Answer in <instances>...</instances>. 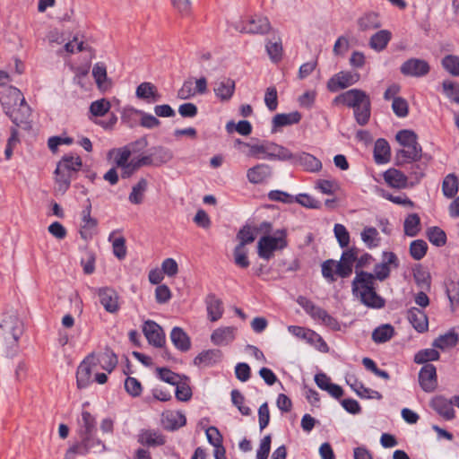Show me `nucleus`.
<instances>
[{"label":"nucleus","instance_id":"1","mask_svg":"<svg viewBox=\"0 0 459 459\" xmlns=\"http://www.w3.org/2000/svg\"><path fill=\"white\" fill-rule=\"evenodd\" d=\"M333 103L352 108L354 118L361 126H366L370 119L371 100L369 95L360 89H351L337 95Z\"/></svg>","mask_w":459,"mask_h":459},{"label":"nucleus","instance_id":"2","mask_svg":"<svg viewBox=\"0 0 459 459\" xmlns=\"http://www.w3.org/2000/svg\"><path fill=\"white\" fill-rule=\"evenodd\" d=\"M352 294L360 298V301L370 308H382L385 300L377 293L376 282L372 273L356 271V276L351 282Z\"/></svg>","mask_w":459,"mask_h":459},{"label":"nucleus","instance_id":"3","mask_svg":"<svg viewBox=\"0 0 459 459\" xmlns=\"http://www.w3.org/2000/svg\"><path fill=\"white\" fill-rule=\"evenodd\" d=\"M288 231L286 229L277 230L273 235H264L257 243V254L265 260H270L275 251L286 248L288 243Z\"/></svg>","mask_w":459,"mask_h":459},{"label":"nucleus","instance_id":"4","mask_svg":"<svg viewBox=\"0 0 459 459\" xmlns=\"http://www.w3.org/2000/svg\"><path fill=\"white\" fill-rule=\"evenodd\" d=\"M81 441L72 446L65 454L66 459H73L74 455H86L88 453H101L106 449L104 443L95 434L81 437Z\"/></svg>","mask_w":459,"mask_h":459},{"label":"nucleus","instance_id":"5","mask_svg":"<svg viewBox=\"0 0 459 459\" xmlns=\"http://www.w3.org/2000/svg\"><path fill=\"white\" fill-rule=\"evenodd\" d=\"M31 113V108L25 99H22V102L6 116L14 124L15 127L30 131L32 128Z\"/></svg>","mask_w":459,"mask_h":459},{"label":"nucleus","instance_id":"6","mask_svg":"<svg viewBox=\"0 0 459 459\" xmlns=\"http://www.w3.org/2000/svg\"><path fill=\"white\" fill-rule=\"evenodd\" d=\"M288 331L303 340H306L307 343L310 345H313L316 350H318L321 352H328L329 347L327 343L325 342V340L321 337L320 334L316 333L313 330L306 329L302 326L298 325H290L288 327Z\"/></svg>","mask_w":459,"mask_h":459},{"label":"nucleus","instance_id":"7","mask_svg":"<svg viewBox=\"0 0 459 459\" xmlns=\"http://www.w3.org/2000/svg\"><path fill=\"white\" fill-rule=\"evenodd\" d=\"M0 328L4 332V339H12L13 343H16L23 333V324L14 314H4Z\"/></svg>","mask_w":459,"mask_h":459},{"label":"nucleus","instance_id":"8","mask_svg":"<svg viewBox=\"0 0 459 459\" xmlns=\"http://www.w3.org/2000/svg\"><path fill=\"white\" fill-rule=\"evenodd\" d=\"M22 99L25 98L18 88L12 85L2 86V90H0V103L5 115L15 108L22 102Z\"/></svg>","mask_w":459,"mask_h":459},{"label":"nucleus","instance_id":"9","mask_svg":"<svg viewBox=\"0 0 459 459\" xmlns=\"http://www.w3.org/2000/svg\"><path fill=\"white\" fill-rule=\"evenodd\" d=\"M359 78L358 73L341 71L328 80L326 87L329 91L336 92L355 84Z\"/></svg>","mask_w":459,"mask_h":459},{"label":"nucleus","instance_id":"10","mask_svg":"<svg viewBox=\"0 0 459 459\" xmlns=\"http://www.w3.org/2000/svg\"><path fill=\"white\" fill-rule=\"evenodd\" d=\"M143 333L148 342L156 347L161 348L166 342L165 333L160 325L152 320H146L143 325Z\"/></svg>","mask_w":459,"mask_h":459},{"label":"nucleus","instance_id":"11","mask_svg":"<svg viewBox=\"0 0 459 459\" xmlns=\"http://www.w3.org/2000/svg\"><path fill=\"white\" fill-rule=\"evenodd\" d=\"M419 384L426 393H432L437 386V368L433 364L423 365L419 372Z\"/></svg>","mask_w":459,"mask_h":459},{"label":"nucleus","instance_id":"12","mask_svg":"<svg viewBox=\"0 0 459 459\" xmlns=\"http://www.w3.org/2000/svg\"><path fill=\"white\" fill-rule=\"evenodd\" d=\"M100 299V303L104 309L111 314L117 313L120 309L118 303L119 295L110 287H101L96 290Z\"/></svg>","mask_w":459,"mask_h":459},{"label":"nucleus","instance_id":"13","mask_svg":"<svg viewBox=\"0 0 459 459\" xmlns=\"http://www.w3.org/2000/svg\"><path fill=\"white\" fill-rule=\"evenodd\" d=\"M430 66L429 63L423 59L410 58L406 60L400 67V71L403 75L412 77H422L429 74Z\"/></svg>","mask_w":459,"mask_h":459},{"label":"nucleus","instance_id":"14","mask_svg":"<svg viewBox=\"0 0 459 459\" xmlns=\"http://www.w3.org/2000/svg\"><path fill=\"white\" fill-rule=\"evenodd\" d=\"M359 250L356 247H351L344 250L341 260L337 261V275L341 278H348L352 273L354 262H357Z\"/></svg>","mask_w":459,"mask_h":459},{"label":"nucleus","instance_id":"15","mask_svg":"<svg viewBox=\"0 0 459 459\" xmlns=\"http://www.w3.org/2000/svg\"><path fill=\"white\" fill-rule=\"evenodd\" d=\"M454 396L448 400L443 395H437L430 401L431 408L446 420H451L455 417V411L453 408Z\"/></svg>","mask_w":459,"mask_h":459},{"label":"nucleus","instance_id":"16","mask_svg":"<svg viewBox=\"0 0 459 459\" xmlns=\"http://www.w3.org/2000/svg\"><path fill=\"white\" fill-rule=\"evenodd\" d=\"M422 158V147L417 143L412 144L406 149H399L395 153V164L397 166H403L407 162H416L420 160Z\"/></svg>","mask_w":459,"mask_h":459},{"label":"nucleus","instance_id":"17","mask_svg":"<svg viewBox=\"0 0 459 459\" xmlns=\"http://www.w3.org/2000/svg\"><path fill=\"white\" fill-rule=\"evenodd\" d=\"M241 32L251 34H266L271 30V24L266 17L255 15L251 17L247 22H242Z\"/></svg>","mask_w":459,"mask_h":459},{"label":"nucleus","instance_id":"18","mask_svg":"<svg viewBox=\"0 0 459 459\" xmlns=\"http://www.w3.org/2000/svg\"><path fill=\"white\" fill-rule=\"evenodd\" d=\"M235 89L236 83L234 80L221 77L214 83L213 91L221 101L225 102L232 98Z\"/></svg>","mask_w":459,"mask_h":459},{"label":"nucleus","instance_id":"19","mask_svg":"<svg viewBox=\"0 0 459 459\" xmlns=\"http://www.w3.org/2000/svg\"><path fill=\"white\" fill-rule=\"evenodd\" d=\"M273 175L272 167L265 163L257 164L247 171V178L252 184H263Z\"/></svg>","mask_w":459,"mask_h":459},{"label":"nucleus","instance_id":"20","mask_svg":"<svg viewBox=\"0 0 459 459\" xmlns=\"http://www.w3.org/2000/svg\"><path fill=\"white\" fill-rule=\"evenodd\" d=\"M145 157L150 160V166L160 167L173 159V152L169 148L159 145L152 147Z\"/></svg>","mask_w":459,"mask_h":459},{"label":"nucleus","instance_id":"21","mask_svg":"<svg viewBox=\"0 0 459 459\" xmlns=\"http://www.w3.org/2000/svg\"><path fill=\"white\" fill-rule=\"evenodd\" d=\"M407 319L412 327L420 333L429 329V319L426 313L418 307H411L407 311Z\"/></svg>","mask_w":459,"mask_h":459},{"label":"nucleus","instance_id":"22","mask_svg":"<svg viewBox=\"0 0 459 459\" xmlns=\"http://www.w3.org/2000/svg\"><path fill=\"white\" fill-rule=\"evenodd\" d=\"M94 359V354H89L79 365L76 372V384L79 389L86 388L91 383V369L90 360Z\"/></svg>","mask_w":459,"mask_h":459},{"label":"nucleus","instance_id":"23","mask_svg":"<svg viewBox=\"0 0 459 459\" xmlns=\"http://www.w3.org/2000/svg\"><path fill=\"white\" fill-rule=\"evenodd\" d=\"M135 96L148 104L158 102L161 98V95L158 92L156 86L148 82H142L137 86Z\"/></svg>","mask_w":459,"mask_h":459},{"label":"nucleus","instance_id":"24","mask_svg":"<svg viewBox=\"0 0 459 459\" xmlns=\"http://www.w3.org/2000/svg\"><path fill=\"white\" fill-rule=\"evenodd\" d=\"M161 421L165 429L174 431L186 424V418L181 411H167L162 413Z\"/></svg>","mask_w":459,"mask_h":459},{"label":"nucleus","instance_id":"25","mask_svg":"<svg viewBox=\"0 0 459 459\" xmlns=\"http://www.w3.org/2000/svg\"><path fill=\"white\" fill-rule=\"evenodd\" d=\"M302 115L299 111L276 114L272 120V133L277 132L280 127L299 124Z\"/></svg>","mask_w":459,"mask_h":459},{"label":"nucleus","instance_id":"26","mask_svg":"<svg viewBox=\"0 0 459 459\" xmlns=\"http://www.w3.org/2000/svg\"><path fill=\"white\" fill-rule=\"evenodd\" d=\"M222 352L218 349L203 351L194 359V365L197 367H212L221 360Z\"/></svg>","mask_w":459,"mask_h":459},{"label":"nucleus","instance_id":"27","mask_svg":"<svg viewBox=\"0 0 459 459\" xmlns=\"http://www.w3.org/2000/svg\"><path fill=\"white\" fill-rule=\"evenodd\" d=\"M205 304L208 318L212 322L218 321L222 316L224 312L221 299L217 298L215 294L210 293L205 298Z\"/></svg>","mask_w":459,"mask_h":459},{"label":"nucleus","instance_id":"28","mask_svg":"<svg viewBox=\"0 0 459 459\" xmlns=\"http://www.w3.org/2000/svg\"><path fill=\"white\" fill-rule=\"evenodd\" d=\"M293 164L300 165L309 172H318L322 169V162L314 155L307 152L295 153Z\"/></svg>","mask_w":459,"mask_h":459},{"label":"nucleus","instance_id":"29","mask_svg":"<svg viewBox=\"0 0 459 459\" xmlns=\"http://www.w3.org/2000/svg\"><path fill=\"white\" fill-rule=\"evenodd\" d=\"M235 332L236 328L233 326L219 327L211 334V341L217 346L228 345L235 339Z\"/></svg>","mask_w":459,"mask_h":459},{"label":"nucleus","instance_id":"30","mask_svg":"<svg viewBox=\"0 0 459 459\" xmlns=\"http://www.w3.org/2000/svg\"><path fill=\"white\" fill-rule=\"evenodd\" d=\"M170 340L174 346L182 352H186L191 348V340L187 333L178 326L172 328Z\"/></svg>","mask_w":459,"mask_h":459},{"label":"nucleus","instance_id":"31","mask_svg":"<svg viewBox=\"0 0 459 459\" xmlns=\"http://www.w3.org/2000/svg\"><path fill=\"white\" fill-rule=\"evenodd\" d=\"M385 181L394 188L403 189L407 187V176L399 169H389L384 175Z\"/></svg>","mask_w":459,"mask_h":459},{"label":"nucleus","instance_id":"32","mask_svg":"<svg viewBox=\"0 0 459 459\" xmlns=\"http://www.w3.org/2000/svg\"><path fill=\"white\" fill-rule=\"evenodd\" d=\"M391 149L388 142L384 138L376 141L374 146V160L377 164H385L390 160Z\"/></svg>","mask_w":459,"mask_h":459},{"label":"nucleus","instance_id":"33","mask_svg":"<svg viewBox=\"0 0 459 459\" xmlns=\"http://www.w3.org/2000/svg\"><path fill=\"white\" fill-rule=\"evenodd\" d=\"M358 26L359 30L367 31L370 30L378 29L381 27L378 13L375 12H368L358 19Z\"/></svg>","mask_w":459,"mask_h":459},{"label":"nucleus","instance_id":"34","mask_svg":"<svg viewBox=\"0 0 459 459\" xmlns=\"http://www.w3.org/2000/svg\"><path fill=\"white\" fill-rule=\"evenodd\" d=\"M98 361L102 369L111 373L116 368L118 363V359L117 354L107 346L103 352L99 355Z\"/></svg>","mask_w":459,"mask_h":459},{"label":"nucleus","instance_id":"35","mask_svg":"<svg viewBox=\"0 0 459 459\" xmlns=\"http://www.w3.org/2000/svg\"><path fill=\"white\" fill-rule=\"evenodd\" d=\"M392 33L387 30H381L373 34L369 39V47L380 52L384 50L391 40Z\"/></svg>","mask_w":459,"mask_h":459},{"label":"nucleus","instance_id":"36","mask_svg":"<svg viewBox=\"0 0 459 459\" xmlns=\"http://www.w3.org/2000/svg\"><path fill=\"white\" fill-rule=\"evenodd\" d=\"M55 174L56 183V191L60 195H64L70 187L73 173L62 169L60 166H56Z\"/></svg>","mask_w":459,"mask_h":459},{"label":"nucleus","instance_id":"37","mask_svg":"<svg viewBox=\"0 0 459 459\" xmlns=\"http://www.w3.org/2000/svg\"><path fill=\"white\" fill-rule=\"evenodd\" d=\"M138 442L148 446H159L166 443L165 437L154 430H144L138 437Z\"/></svg>","mask_w":459,"mask_h":459},{"label":"nucleus","instance_id":"38","mask_svg":"<svg viewBox=\"0 0 459 459\" xmlns=\"http://www.w3.org/2000/svg\"><path fill=\"white\" fill-rule=\"evenodd\" d=\"M394 333V327L392 325L384 324L374 329L371 338L376 343H385L391 340Z\"/></svg>","mask_w":459,"mask_h":459},{"label":"nucleus","instance_id":"39","mask_svg":"<svg viewBox=\"0 0 459 459\" xmlns=\"http://www.w3.org/2000/svg\"><path fill=\"white\" fill-rule=\"evenodd\" d=\"M458 341V334L455 332L454 329H451L445 334H441L437 339H435L432 343V346L435 348L445 350L446 348H452L456 346Z\"/></svg>","mask_w":459,"mask_h":459},{"label":"nucleus","instance_id":"40","mask_svg":"<svg viewBox=\"0 0 459 459\" xmlns=\"http://www.w3.org/2000/svg\"><path fill=\"white\" fill-rule=\"evenodd\" d=\"M148 188V181L142 178L133 186L128 200L133 204H141L143 202L144 193Z\"/></svg>","mask_w":459,"mask_h":459},{"label":"nucleus","instance_id":"41","mask_svg":"<svg viewBox=\"0 0 459 459\" xmlns=\"http://www.w3.org/2000/svg\"><path fill=\"white\" fill-rule=\"evenodd\" d=\"M413 273V279L416 282V284L429 291L430 290L431 286V277L429 272L425 271L421 264H416L414 268L412 269Z\"/></svg>","mask_w":459,"mask_h":459},{"label":"nucleus","instance_id":"42","mask_svg":"<svg viewBox=\"0 0 459 459\" xmlns=\"http://www.w3.org/2000/svg\"><path fill=\"white\" fill-rule=\"evenodd\" d=\"M96 420L87 411L82 412V425L79 430V436L85 437L96 433Z\"/></svg>","mask_w":459,"mask_h":459},{"label":"nucleus","instance_id":"43","mask_svg":"<svg viewBox=\"0 0 459 459\" xmlns=\"http://www.w3.org/2000/svg\"><path fill=\"white\" fill-rule=\"evenodd\" d=\"M403 230L405 235L415 237L420 230V218L417 213L409 214L403 222Z\"/></svg>","mask_w":459,"mask_h":459},{"label":"nucleus","instance_id":"44","mask_svg":"<svg viewBox=\"0 0 459 459\" xmlns=\"http://www.w3.org/2000/svg\"><path fill=\"white\" fill-rule=\"evenodd\" d=\"M459 180L455 174H448L443 180V195L447 198H453L458 192Z\"/></svg>","mask_w":459,"mask_h":459},{"label":"nucleus","instance_id":"45","mask_svg":"<svg viewBox=\"0 0 459 459\" xmlns=\"http://www.w3.org/2000/svg\"><path fill=\"white\" fill-rule=\"evenodd\" d=\"M150 160L144 156H142L138 159H133L129 161V163L124 168V170L121 172L122 178H129L135 171H137L140 168L143 166H150Z\"/></svg>","mask_w":459,"mask_h":459},{"label":"nucleus","instance_id":"46","mask_svg":"<svg viewBox=\"0 0 459 459\" xmlns=\"http://www.w3.org/2000/svg\"><path fill=\"white\" fill-rule=\"evenodd\" d=\"M113 152H116L117 155L115 157L114 162L116 167L121 168L122 171L124 170V168L129 163V158L132 155L131 150H129V147L124 146L117 149H112L108 152V156H110Z\"/></svg>","mask_w":459,"mask_h":459},{"label":"nucleus","instance_id":"47","mask_svg":"<svg viewBox=\"0 0 459 459\" xmlns=\"http://www.w3.org/2000/svg\"><path fill=\"white\" fill-rule=\"evenodd\" d=\"M427 237L429 241L436 247H443L446 243V234L439 227L434 226L429 228L427 230Z\"/></svg>","mask_w":459,"mask_h":459},{"label":"nucleus","instance_id":"48","mask_svg":"<svg viewBox=\"0 0 459 459\" xmlns=\"http://www.w3.org/2000/svg\"><path fill=\"white\" fill-rule=\"evenodd\" d=\"M82 165V159L80 156L65 155L62 160L58 162L57 166L62 169L68 170L71 173L79 171Z\"/></svg>","mask_w":459,"mask_h":459},{"label":"nucleus","instance_id":"49","mask_svg":"<svg viewBox=\"0 0 459 459\" xmlns=\"http://www.w3.org/2000/svg\"><path fill=\"white\" fill-rule=\"evenodd\" d=\"M141 109L133 107L125 108L121 114V122L129 128H134L139 124L137 117H140Z\"/></svg>","mask_w":459,"mask_h":459},{"label":"nucleus","instance_id":"50","mask_svg":"<svg viewBox=\"0 0 459 459\" xmlns=\"http://www.w3.org/2000/svg\"><path fill=\"white\" fill-rule=\"evenodd\" d=\"M428 244L423 239H416L411 242L409 252L414 260H421L428 252Z\"/></svg>","mask_w":459,"mask_h":459},{"label":"nucleus","instance_id":"51","mask_svg":"<svg viewBox=\"0 0 459 459\" xmlns=\"http://www.w3.org/2000/svg\"><path fill=\"white\" fill-rule=\"evenodd\" d=\"M321 272L323 277L329 282L333 283L336 281L335 274L337 275V261L333 259H327L321 264Z\"/></svg>","mask_w":459,"mask_h":459},{"label":"nucleus","instance_id":"52","mask_svg":"<svg viewBox=\"0 0 459 459\" xmlns=\"http://www.w3.org/2000/svg\"><path fill=\"white\" fill-rule=\"evenodd\" d=\"M440 358L439 352L435 349H423L414 355L416 364H427L429 361H436Z\"/></svg>","mask_w":459,"mask_h":459},{"label":"nucleus","instance_id":"53","mask_svg":"<svg viewBox=\"0 0 459 459\" xmlns=\"http://www.w3.org/2000/svg\"><path fill=\"white\" fill-rule=\"evenodd\" d=\"M396 141L404 148L417 144L418 143V135L417 134L410 129H403L400 130L395 135Z\"/></svg>","mask_w":459,"mask_h":459},{"label":"nucleus","instance_id":"54","mask_svg":"<svg viewBox=\"0 0 459 459\" xmlns=\"http://www.w3.org/2000/svg\"><path fill=\"white\" fill-rule=\"evenodd\" d=\"M157 373H158V377L160 380H162L169 385H175L178 384V378H184L186 381H187L189 379L188 377H186L185 375L180 376V375L173 372L172 370H170L168 368H158Z\"/></svg>","mask_w":459,"mask_h":459},{"label":"nucleus","instance_id":"55","mask_svg":"<svg viewBox=\"0 0 459 459\" xmlns=\"http://www.w3.org/2000/svg\"><path fill=\"white\" fill-rule=\"evenodd\" d=\"M361 239L368 248L377 247L380 240L378 231L374 227H366L361 232Z\"/></svg>","mask_w":459,"mask_h":459},{"label":"nucleus","instance_id":"56","mask_svg":"<svg viewBox=\"0 0 459 459\" xmlns=\"http://www.w3.org/2000/svg\"><path fill=\"white\" fill-rule=\"evenodd\" d=\"M237 238L239 240L238 246L245 247L255 241V232L254 228L248 224H245L238 232Z\"/></svg>","mask_w":459,"mask_h":459},{"label":"nucleus","instance_id":"57","mask_svg":"<svg viewBox=\"0 0 459 459\" xmlns=\"http://www.w3.org/2000/svg\"><path fill=\"white\" fill-rule=\"evenodd\" d=\"M345 381L359 397L363 399L366 394H369L370 388L366 387L354 375L346 377Z\"/></svg>","mask_w":459,"mask_h":459},{"label":"nucleus","instance_id":"58","mask_svg":"<svg viewBox=\"0 0 459 459\" xmlns=\"http://www.w3.org/2000/svg\"><path fill=\"white\" fill-rule=\"evenodd\" d=\"M315 320H320L323 325L332 330L339 331L341 329L340 324L336 318L328 314L326 310L321 307L316 314Z\"/></svg>","mask_w":459,"mask_h":459},{"label":"nucleus","instance_id":"59","mask_svg":"<svg viewBox=\"0 0 459 459\" xmlns=\"http://www.w3.org/2000/svg\"><path fill=\"white\" fill-rule=\"evenodd\" d=\"M230 395L233 405L238 409L239 412L244 416H249L251 414V409L244 405L245 397L240 391L233 389Z\"/></svg>","mask_w":459,"mask_h":459},{"label":"nucleus","instance_id":"60","mask_svg":"<svg viewBox=\"0 0 459 459\" xmlns=\"http://www.w3.org/2000/svg\"><path fill=\"white\" fill-rule=\"evenodd\" d=\"M110 107L111 105L108 100L106 99H100L91 102L90 106V112L94 117H103L108 112Z\"/></svg>","mask_w":459,"mask_h":459},{"label":"nucleus","instance_id":"61","mask_svg":"<svg viewBox=\"0 0 459 459\" xmlns=\"http://www.w3.org/2000/svg\"><path fill=\"white\" fill-rule=\"evenodd\" d=\"M443 91L453 102L459 104V84L452 81H444L442 83Z\"/></svg>","mask_w":459,"mask_h":459},{"label":"nucleus","instance_id":"62","mask_svg":"<svg viewBox=\"0 0 459 459\" xmlns=\"http://www.w3.org/2000/svg\"><path fill=\"white\" fill-rule=\"evenodd\" d=\"M125 389L132 397H139L143 392L141 382L137 378L130 376L125 380Z\"/></svg>","mask_w":459,"mask_h":459},{"label":"nucleus","instance_id":"63","mask_svg":"<svg viewBox=\"0 0 459 459\" xmlns=\"http://www.w3.org/2000/svg\"><path fill=\"white\" fill-rule=\"evenodd\" d=\"M234 263L239 268L245 269L247 268L250 264V262L247 257V252L245 249V247L236 246L233 250Z\"/></svg>","mask_w":459,"mask_h":459},{"label":"nucleus","instance_id":"64","mask_svg":"<svg viewBox=\"0 0 459 459\" xmlns=\"http://www.w3.org/2000/svg\"><path fill=\"white\" fill-rule=\"evenodd\" d=\"M443 67L454 76H459V56L447 55L442 59Z\"/></svg>","mask_w":459,"mask_h":459}]
</instances>
